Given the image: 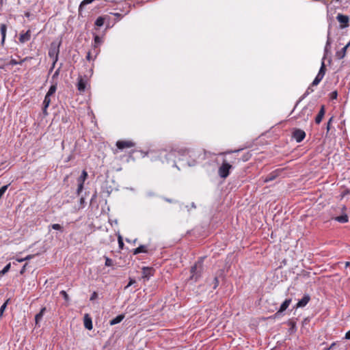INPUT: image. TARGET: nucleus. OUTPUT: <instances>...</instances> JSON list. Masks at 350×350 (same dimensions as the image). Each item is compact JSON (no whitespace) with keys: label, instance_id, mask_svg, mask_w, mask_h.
<instances>
[{"label":"nucleus","instance_id":"obj_56","mask_svg":"<svg viewBox=\"0 0 350 350\" xmlns=\"http://www.w3.org/2000/svg\"><path fill=\"white\" fill-rule=\"evenodd\" d=\"M334 344L333 343V344L330 346L329 349L334 348Z\"/></svg>","mask_w":350,"mask_h":350},{"label":"nucleus","instance_id":"obj_26","mask_svg":"<svg viewBox=\"0 0 350 350\" xmlns=\"http://www.w3.org/2000/svg\"><path fill=\"white\" fill-rule=\"evenodd\" d=\"M102 42L101 38L98 36H94V47L96 48L98 46V45Z\"/></svg>","mask_w":350,"mask_h":350},{"label":"nucleus","instance_id":"obj_42","mask_svg":"<svg viewBox=\"0 0 350 350\" xmlns=\"http://www.w3.org/2000/svg\"><path fill=\"white\" fill-rule=\"evenodd\" d=\"M275 178V176L273 175H269L268 177H267L265 180V182H269Z\"/></svg>","mask_w":350,"mask_h":350},{"label":"nucleus","instance_id":"obj_24","mask_svg":"<svg viewBox=\"0 0 350 350\" xmlns=\"http://www.w3.org/2000/svg\"><path fill=\"white\" fill-rule=\"evenodd\" d=\"M105 22V18L102 16H99L95 22V25L98 27H101L103 25Z\"/></svg>","mask_w":350,"mask_h":350},{"label":"nucleus","instance_id":"obj_13","mask_svg":"<svg viewBox=\"0 0 350 350\" xmlns=\"http://www.w3.org/2000/svg\"><path fill=\"white\" fill-rule=\"evenodd\" d=\"M50 97H51L50 96H48L47 94H46L44 100L43 101V105H44L43 113H44V115H47L46 109H47V107L49 106V105L51 103V98H50Z\"/></svg>","mask_w":350,"mask_h":350},{"label":"nucleus","instance_id":"obj_3","mask_svg":"<svg viewBox=\"0 0 350 350\" xmlns=\"http://www.w3.org/2000/svg\"><path fill=\"white\" fill-rule=\"evenodd\" d=\"M232 167V166L226 160H224L221 165L218 169L219 176L222 178H226L229 175L230 170Z\"/></svg>","mask_w":350,"mask_h":350},{"label":"nucleus","instance_id":"obj_27","mask_svg":"<svg viewBox=\"0 0 350 350\" xmlns=\"http://www.w3.org/2000/svg\"><path fill=\"white\" fill-rule=\"evenodd\" d=\"M27 59H28V57H25L20 62H17L16 59H12L10 62V64H11V65L22 64V63L24 62L25 61H26Z\"/></svg>","mask_w":350,"mask_h":350},{"label":"nucleus","instance_id":"obj_32","mask_svg":"<svg viewBox=\"0 0 350 350\" xmlns=\"http://www.w3.org/2000/svg\"><path fill=\"white\" fill-rule=\"evenodd\" d=\"M8 300H7L0 308V317L3 315V313L4 312V310H5L6 307H7V304H8Z\"/></svg>","mask_w":350,"mask_h":350},{"label":"nucleus","instance_id":"obj_7","mask_svg":"<svg viewBox=\"0 0 350 350\" xmlns=\"http://www.w3.org/2000/svg\"><path fill=\"white\" fill-rule=\"evenodd\" d=\"M84 326L88 330L92 329V321L91 317L88 314H85L84 316Z\"/></svg>","mask_w":350,"mask_h":350},{"label":"nucleus","instance_id":"obj_30","mask_svg":"<svg viewBox=\"0 0 350 350\" xmlns=\"http://www.w3.org/2000/svg\"><path fill=\"white\" fill-rule=\"evenodd\" d=\"M322 79H323L322 77L317 75V77L314 79L313 82L312 83V85H313V86L317 85L321 82V81Z\"/></svg>","mask_w":350,"mask_h":350},{"label":"nucleus","instance_id":"obj_48","mask_svg":"<svg viewBox=\"0 0 350 350\" xmlns=\"http://www.w3.org/2000/svg\"><path fill=\"white\" fill-rule=\"evenodd\" d=\"M45 310H46V308H42L41 309V310L40 311L39 314H42V316H43V315H44V312H45Z\"/></svg>","mask_w":350,"mask_h":350},{"label":"nucleus","instance_id":"obj_16","mask_svg":"<svg viewBox=\"0 0 350 350\" xmlns=\"http://www.w3.org/2000/svg\"><path fill=\"white\" fill-rule=\"evenodd\" d=\"M291 302V299H286L282 304V305L280 306V308L278 312H284V310H286L287 309V308L289 306Z\"/></svg>","mask_w":350,"mask_h":350},{"label":"nucleus","instance_id":"obj_19","mask_svg":"<svg viewBox=\"0 0 350 350\" xmlns=\"http://www.w3.org/2000/svg\"><path fill=\"white\" fill-rule=\"evenodd\" d=\"M146 252H147L146 246L142 245L134 250L133 254L136 255L139 253H146Z\"/></svg>","mask_w":350,"mask_h":350},{"label":"nucleus","instance_id":"obj_33","mask_svg":"<svg viewBox=\"0 0 350 350\" xmlns=\"http://www.w3.org/2000/svg\"><path fill=\"white\" fill-rule=\"evenodd\" d=\"M113 265V261L108 257H105V266L111 267Z\"/></svg>","mask_w":350,"mask_h":350},{"label":"nucleus","instance_id":"obj_47","mask_svg":"<svg viewBox=\"0 0 350 350\" xmlns=\"http://www.w3.org/2000/svg\"><path fill=\"white\" fill-rule=\"evenodd\" d=\"M45 310H46V308H42L41 309V310L40 311L39 314H42V316H43V315H44V312H45Z\"/></svg>","mask_w":350,"mask_h":350},{"label":"nucleus","instance_id":"obj_40","mask_svg":"<svg viewBox=\"0 0 350 350\" xmlns=\"http://www.w3.org/2000/svg\"><path fill=\"white\" fill-rule=\"evenodd\" d=\"M118 244H119V246L120 248L123 247L124 243H123L122 239L120 236H119V237H118Z\"/></svg>","mask_w":350,"mask_h":350},{"label":"nucleus","instance_id":"obj_41","mask_svg":"<svg viewBox=\"0 0 350 350\" xmlns=\"http://www.w3.org/2000/svg\"><path fill=\"white\" fill-rule=\"evenodd\" d=\"M98 297V294L96 292H94L91 297H90V300L92 301V300H94L96 299V298Z\"/></svg>","mask_w":350,"mask_h":350},{"label":"nucleus","instance_id":"obj_9","mask_svg":"<svg viewBox=\"0 0 350 350\" xmlns=\"http://www.w3.org/2000/svg\"><path fill=\"white\" fill-rule=\"evenodd\" d=\"M86 88V81L82 78L79 77L77 83V89L80 92H84Z\"/></svg>","mask_w":350,"mask_h":350},{"label":"nucleus","instance_id":"obj_46","mask_svg":"<svg viewBox=\"0 0 350 350\" xmlns=\"http://www.w3.org/2000/svg\"><path fill=\"white\" fill-rule=\"evenodd\" d=\"M27 263L24 265V266L23 267L22 269H21V273H24V271H25V269H26V267H27Z\"/></svg>","mask_w":350,"mask_h":350},{"label":"nucleus","instance_id":"obj_44","mask_svg":"<svg viewBox=\"0 0 350 350\" xmlns=\"http://www.w3.org/2000/svg\"><path fill=\"white\" fill-rule=\"evenodd\" d=\"M332 119H333V118H331L329 120L328 122H327V131H329V129H330V124H331V122L332 121Z\"/></svg>","mask_w":350,"mask_h":350},{"label":"nucleus","instance_id":"obj_23","mask_svg":"<svg viewBox=\"0 0 350 350\" xmlns=\"http://www.w3.org/2000/svg\"><path fill=\"white\" fill-rule=\"evenodd\" d=\"M94 0H83L79 5V12H81L85 5L91 3Z\"/></svg>","mask_w":350,"mask_h":350},{"label":"nucleus","instance_id":"obj_54","mask_svg":"<svg viewBox=\"0 0 350 350\" xmlns=\"http://www.w3.org/2000/svg\"><path fill=\"white\" fill-rule=\"evenodd\" d=\"M333 94H333L334 98H336V96H337L336 92H334Z\"/></svg>","mask_w":350,"mask_h":350},{"label":"nucleus","instance_id":"obj_34","mask_svg":"<svg viewBox=\"0 0 350 350\" xmlns=\"http://www.w3.org/2000/svg\"><path fill=\"white\" fill-rule=\"evenodd\" d=\"M60 294L63 296V297L64 298V299L66 301H69V297H68V295L67 294V293L65 291H62L60 292Z\"/></svg>","mask_w":350,"mask_h":350},{"label":"nucleus","instance_id":"obj_4","mask_svg":"<svg viewBox=\"0 0 350 350\" xmlns=\"http://www.w3.org/2000/svg\"><path fill=\"white\" fill-rule=\"evenodd\" d=\"M116 145L118 150H122L135 147V143L132 140H118Z\"/></svg>","mask_w":350,"mask_h":350},{"label":"nucleus","instance_id":"obj_8","mask_svg":"<svg viewBox=\"0 0 350 350\" xmlns=\"http://www.w3.org/2000/svg\"><path fill=\"white\" fill-rule=\"evenodd\" d=\"M310 297L308 295H305L297 304V308L304 307L309 302Z\"/></svg>","mask_w":350,"mask_h":350},{"label":"nucleus","instance_id":"obj_43","mask_svg":"<svg viewBox=\"0 0 350 350\" xmlns=\"http://www.w3.org/2000/svg\"><path fill=\"white\" fill-rule=\"evenodd\" d=\"M86 58H87V59H88V61H90V60L93 59L92 56V53H91V52H90V51H89V52L88 53L87 56H86Z\"/></svg>","mask_w":350,"mask_h":350},{"label":"nucleus","instance_id":"obj_10","mask_svg":"<svg viewBox=\"0 0 350 350\" xmlns=\"http://www.w3.org/2000/svg\"><path fill=\"white\" fill-rule=\"evenodd\" d=\"M31 38V31L30 30H27L25 33H21L19 37V41L21 43H25L27 42Z\"/></svg>","mask_w":350,"mask_h":350},{"label":"nucleus","instance_id":"obj_31","mask_svg":"<svg viewBox=\"0 0 350 350\" xmlns=\"http://www.w3.org/2000/svg\"><path fill=\"white\" fill-rule=\"evenodd\" d=\"M8 187V185H4L3 187H1L0 188V199L1 198V197L3 196V195L5 193V192L6 191Z\"/></svg>","mask_w":350,"mask_h":350},{"label":"nucleus","instance_id":"obj_18","mask_svg":"<svg viewBox=\"0 0 350 350\" xmlns=\"http://www.w3.org/2000/svg\"><path fill=\"white\" fill-rule=\"evenodd\" d=\"M0 31H1V36H2L1 44H3L5 42L6 31H7V26L5 24L1 25Z\"/></svg>","mask_w":350,"mask_h":350},{"label":"nucleus","instance_id":"obj_2","mask_svg":"<svg viewBox=\"0 0 350 350\" xmlns=\"http://www.w3.org/2000/svg\"><path fill=\"white\" fill-rule=\"evenodd\" d=\"M202 271V262L201 261H198L195 263V265L191 267V276L190 280L196 282L201 275V273Z\"/></svg>","mask_w":350,"mask_h":350},{"label":"nucleus","instance_id":"obj_15","mask_svg":"<svg viewBox=\"0 0 350 350\" xmlns=\"http://www.w3.org/2000/svg\"><path fill=\"white\" fill-rule=\"evenodd\" d=\"M176 152H177L180 156H185V155L189 154L191 152V150L186 148H182L177 150L173 151L174 154H175Z\"/></svg>","mask_w":350,"mask_h":350},{"label":"nucleus","instance_id":"obj_11","mask_svg":"<svg viewBox=\"0 0 350 350\" xmlns=\"http://www.w3.org/2000/svg\"><path fill=\"white\" fill-rule=\"evenodd\" d=\"M325 107L323 105H322L318 115L317 116V117L315 118V122L317 124H320V122L322 121L323 118L325 116Z\"/></svg>","mask_w":350,"mask_h":350},{"label":"nucleus","instance_id":"obj_50","mask_svg":"<svg viewBox=\"0 0 350 350\" xmlns=\"http://www.w3.org/2000/svg\"><path fill=\"white\" fill-rule=\"evenodd\" d=\"M16 260L19 262H23L25 261V259L24 258H16Z\"/></svg>","mask_w":350,"mask_h":350},{"label":"nucleus","instance_id":"obj_49","mask_svg":"<svg viewBox=\"0 0 350 350\" xmlns=\"http://www.w3.org/2000/svg\"><path fill=\"white\" fill-rule=\"evenodd\" d=\"M32 257H33L32 255H28L27 256L24 258V259H25V260H29V259L32 258Z\"/></svg>","mask_w":350,"mask_h":350},{"label":"nucleus","instance_id":"obj_29","mask_svg":"<svg viewBox=\"0 0 350 350\" xmlns=\"http://www.w3.org/2000/svg\"><path fill=\"white\" fill-rule=\"evenodd\" d=\"M11 267L10 263L8 264L1 271H0V275L5 274L10 270Z\"/></svg>","mask_w":350,"mask_h":350},{"label":"nucleus","instance_id":"obj_53","mask_svg":"<svg viewBox=\"0 0 350 350\" xmlns=\"http://www.w3.org/2000/svg\"><path fill=\"white\" fill-rule=\"evenodd\" d=\"M309 91H310L311 92H313V90H312V88H309L308 89V90H307V92L308 93V92H309Z\"/></svg>","mask_w":350,"mask_h":350},{"label":"nucleus","instance_id":"obj_35","mask_svg":"<svg viewBox=\"0 0 350 350\" xmlns=\"http://www.w3.org/2000/svg\"><path fill=\"white\" fill-rule=\"evenodd\" d=\"M51 228L54 230H62V227L61 226V225H59L58 224H54L51 225Z\"/></svg>","mask_w":350,"mask_h":350},{"label":"nucleus","instance_id":"obj_12","mask_svg":"<svg viewBox=\"0 0 350 350\" xmlns=\"http://www.w3.org/2000/svg\"><path fill=\"white\" fill-rule=\"evenodd\" d=\"M311 114H312V109H309L308 107H305L302 109L299 116H301V115H303V116H304V120L306 121Z\"/></svg>","mask_w":350,"mask_h":350},{"label":"nucleus","instance_id":"obj_52","mask_svg":"<svg viewBox=\"0 0 350 350\" xmlns=\"http://www.w3.org/2000/svg\"><path fill=\"white\" fill-rule=\"evenodd\" d=\"M350 265V262H345V267H347Z\"/></svg>","mask_w":350,"mask_h":350},{"label":"nucleus","instance_id":"obj_1","mask_svg":"<svg viewBox=\"0 0 350 350\" xmlns=\"http://www.w3.org/2000/svg\"><path fill=\"white\" fill-rule=\"evenodd\" d=\"M61 45V41L56 42L54 41L51 42L49 51V55L51 58L53 59V67H54L55 63L57 62L58 59V55L59 53V46Z\"/></svg>","mask_w":350,"mask_h":350},{"label":"nucleus","instance_id":"obj_45","mask_svg":"<svg viewBox=\"0 0 350 350\" xmlns=\"http://www.w3.org/2000/svg\"><path fill=\"white\" fill-rule=\"evenodd\" d=\"M345 338L347 340H350V330L348 331L345 334Z\"/></svg>","mask_w":350,"mask_h":350},{"label":"nucleus","instance_id":"obj_51","mask_svg":"<svg viewBox=\"0 0 350 350\" xmlns=\"http://www.w3.org/2000/svg\"><path fill=\"white\" fill-rule=\"evenodd\" d=\"M350 46V41L345 46V47L347 49Z\"/></svg>","mask_w":350,"mask_h":350},{"label":"nucleus","instance_id":"obj_6","mask_svg":"<svg viewBox=\"0 0 350 350\" xmlns=\"http://www.w3.org/2000/svg\"><path fill=\"white\" fill-rule=\"evenodd\" d=\"M305 137L306 133L301 129H296L293 132V137L298 143L303 141Z\"/></svg>","mask_w":350,"mask_h":350},{"label":"nucleus","instance_id":"obj_39","mask_svg":"<svg viewBox=\"0 0 350 350\" xmlns=\"http://www.w3.org/2000/svg\"><path fill=\"white\" fill-rule=\"evenodd\" d=\"M77 193L79 194L83 189V183H78Z\"/></svg>","mask_w":350,"mask_h":350},{"label":"nucleus","instance_id":"obj_37","mask_svg":"<svg viewBox=\"0 0 350 350\" xmlns=\"http://www.w3.org/2000/svg\"><path fill=\"white\" fill-rule=\"evenodd\" d=\"M43 316L41 314L38 313L35 317L36 324L38 325L39 321L42 319Z\"/></svg>","mask_w":350,"mask_h":350},{"label":"nucleus","instance_id":"obj_28","mask_svg":"<svg viewBox=\"0 0 350 350\" xmlns=\"http://www.w3.org/2000/svg\"><path fill=\"white\" fill-rule=\"evenodd\" d=\"M151 269L150 268L144 267L143 269V277L149 278V275H150Z\"/></svg>","mask_w":350,"mask_h":350},{"label":"nucleus","instance_id":"obj_36","mask_svg":"<svg viewBox=\"0 0 350 350\" xmlns=\"http://www.w3.org/2000/svg\"><path fill=\"white\" fill-rule=\"evenodd\" d=\"M329 46H330V40H329V38H328L327 43H326V45H325V55H324V56H325V57L327 55V53L328 51V48H329Z\"/></svg>","mask_w":350,"mask_h":350},{"label":"nucleus","instance_id":"obj_25","mask_svg":"<svg viewBox=\"0 0 350 350\" xmlns=\"http://www.w3.org/2000/svg\"><path fill=\"white\" fill-rule=\"evenodd\" d=\"M56 90H57V85H52L50 87V88H49L48 92L46 93V94L48 96H52L55 92Z\"/></svg>","mask_w":350,"mask_h":350},{"label":"nucleus","instance_id":"obj_38","mask_svg":"<svg viewBox=\"0 0 350 350\" xmlns=\"http://www.w3.org/2000/svg\"><path fill=\"white\" fill-rule=\"evenodd\" d=\"M213 288L215 289L218 285H219V280H218V278L217 277L214 278L213 279Z\"/></svg>","mask_w":350,"mask_h":350},{"label":"nucleus","instance_id":"obj_20","mask_svg":"<svg viewBox=\"0 0 350 350\" xmlns=\"http://www.w3.org/2000/svg\"><path fill=\"white\" fill-rule=\"evenodd\" d=\"M347 50V49L344 46L340 51L336 52V57L338 59L344 58L345 56L346 55Z\"/></svg>","mask_w":350,"mask_h":350},{"label":"nucleus","instance_id":"obj_21","mask_svg":"<svg viewBox=\"0 0 350 350\" xmlns=\"http://www.w3.org/2000/svg\"><path fill=\"white\" fill-rule=\"evenodd\" d=\"M335 220L340 223H347L348 221V216L345 214L341 216L335 217Z\"/></svg>","mask_w":350,"mask_h":350},{"label":"nucleus","instance_id":"obj_17","mask_svg":"<svg viewBox=\"0 0 350 350\" xmlns=\"http://www.w3.org/2000/svg\"><path fill=\"white\" fill-rule=\"evenodd\" d=\"M124 314H120V315L117 316L116 318L111 320L109 322V324H110V325H114L116 324H118V323H120L124 319Z\"/></svg>","mask_w":350,"mask_h":350},{"label":"nucleus","instance_id":"obj_5","mask_svg":"<svg viewBox=\"0 0 350 350\" xmlns=\"http://www.w3.org/2000/svg\"><path fill=\"white\" fill-rule=\"evenodd\" d=\"M336 19L340 24V27L341 29L349 27V18L348 16L338 14L336 16Z\"/></svg>","mask_w":350,"mask_h":350},{"label":"nucleus","instance_id":"obj_55","mask_svg":"<svg viewBox=\"0 0 350 350\" xmlns=\"http://www.w3.org/2000/svg\"><path fill=\"white\" fill-rule=\"evenodd\" d=\"M333 94H333L334 98H336V96H337L336 92H334Z\"/></svg>","mask_w":350,"mask_h":350},{"label":"nucleus","instance_id":"obj_22","mask_svg":"<svg viewBox=\"0 0 350 350\" xmlns=\"http://www.w3.org/2000/svg\"><path fill=\"white\" fill-rule=\"evenodd\" d=\"M87 177H88V173L86 172V171L83 170V172L81 173V175L78 178V183H84V181L85 180Z\"/></svg>","mask_w":350,"mask_h":350},{"label":"nucleus","instance_id":"obj_14","mask_svg":"<svg viewBox=\"0 0 350 350\" xmlns=\"http://www.w3.org/2000/svg\"><path fill=\"white\" fill-rule=\"evenodd\" d=\"M325 59V56H323L320 70L319 71V73L317 74L318 76H319L322 78L324 77V75H325V71H326L325 64V62H324Z\"/></svg>","mask_w":350,"mask_h":350}]
</instances>
